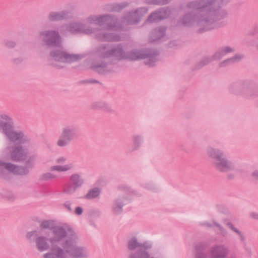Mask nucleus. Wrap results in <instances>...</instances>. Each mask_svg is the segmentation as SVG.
<instances>
[{"mask_svg": "<svg viewBox=\"0 0 258 258\" xmlns=\"http://www.w3.org/2000/svg\"><path fill=\"white\" fill-rule=\"evenodd\" d=\"M211 156L215 159V164L219 170L226 171L232 168V164L224 158L222 154L219 151H211Z\"/></svg>", "mask_w": 258, "mask_h": 258, "instance_id": "obj_1", "label": "nucleus"}, {"mask_svg": "<svg viewBox=\"0 0 258 258\" xmlns=\"http://www.w3.org/2000/svg\"><path fill=\"white\" fill-rule=\"evenodd\" d=\"M74 135V128L68 126L62 130L61 136L57 142V145L59 147H64L71 142Z\"/></svg>", "mask_w": 258, "mask_h": 258, "instance_id": "obj_2", "label": "nucleus"}, {"mask_svg": "<svg viewBox=\"0 0 258 258\" xmlns=\"http://www.w3.org/2000/svg\"><path fill=\"white\" fill-rule=\"evenodd\" d=\"M67 161V158L65 157H59L56 159V162L58 164L57 165L53 166L51 167V171H56L58 172H66L71 170L73 165L71 163H69L63 165Z\"/></svg>", "mask_w": 258, "mask_h": 258, "instance_id": "obj_3", "label": "nucleus"}, {"mask_svg": "<svg viewBox=\"0 0 258 258\" xmlns=\"http://www.w3.org/2000/svg\"><path fill=\"white\" fill-rule=\"evenodd\" d=\"M0 166L6 168L9 171L13 172L15 174L22 175L26 173V171L24 169L16 167L12 164L0 163Z\"/></svg>", "mask_w": 258, "mask_h": 258, "instance_id": "obj_4", "label": "nucleus"}, {"mask_svg": "<svg viewBox=\"0 0 258 258\" xmlns=\"http://www.w3.org/2000/svg\"><path fill=\"white\" fill-rule=\"evenodd\" d=\"M66 254L59 248L53 247L51 249V251L44 254V258H65Z\"/></svg>", "mask_w": 258, "mask_h": 258, "instance_id": "obj_5", "label": "nucleus"}, {"mask_svg": "<svg viewBox=\"0 0 258 258\" xmlns=\"http://www.w3.org/2000/svg\"><path fill=\"white\" fill-rule=\"evenodd\" d=\"M167 15V12L165 11L154 13L150 16L148 21L150 22H156L166 18Z\"/></svg>", "mask_w": 258, "mask_h": 258, "instance_id": "obj_6", "label": "nucleus"}, {"mask_svg": "<svg viewBox=\"0 0 258 258\" xmlns=\"http://www.w3.org/2000/svg\"><path fill=\"white\" fill-rule=\"evenodd\" d=\"M65 236V232L62 228H57L54 233V239L49 241L51 246H53L54 242L60 240Z\"/></svg>", "mask_w": 258, "mask_h": 258, "instance_id": "obj_7", "label": "nucleus"}, {"mask_svg": "<svg viewBox=\"0 0 258 258\" xmlns=\"http://www.w3.org/2000/svg\"><path fill=\"white\" fill-rule=\"evenodd\" d=\"M78 59L76 55H70L66 54H62V53H58L56 56V59L58 61L63 62H71L76 60Z\"/></svg>", "mask_w": 258, "mask_h": 258, "instance_id": "obj_8", "label": "nucleus"}, {"mask_svg": "<svg viewBox=\"0 0 258 258\" xmlns=\"http://www.w3.org/2000/svg\"><path fill=\"white\" fill-rule=\"evenodd\" d=\"M37 246L40 250H44L47 249L49 244L43 237H39L37 240Z\"/></svg>", "mask_w": 258, "mask_h": 258, "instance_id": "obj_9", "label": "nucleus"}, {"mask_svg": "<svg viewBox=\"0 0 258 258\" xmlns=\"http://www.w3.org/2000/svg\"><path fill=\"white\" fill-rule=\"evenodd\" d=\"M71 181L76 187L80 186L83 183V180L78 174H74L71 176Z\"/></svg>", "mask_w": 258, "mask_h": 258, "instance_id": "obj_10", "label": "nucleus"}, {"mask_svg": "<svg viewBox=\"0 0 258 258\" xmlns=\"http://www.w3.org/2000/svg\"><path fill=\"white\" fill-rule=\"evenodd\" d=\"M24 154V152L21 149H16L12 153V158L15 160H20Z\"/></svg>", "mask_w": 258, "mask_h": 258, "instance_id": "obj_11", "label": "nucleus"}, {"mask_svg": "<svg viewBox=\"0 0 258 258\" xmlns=\"http://www.w3.org/2000/svg\"><path fill=\"white\" fill-rule=\"evenodd\" d=\"M72 258H87L86 253L81 249H75L73 251Z\"/></svg>", "mask_w": 258, "mask_h": 258, "instance_id": "obj_12", "label": "nucleus"}, {"mask_svg": "<svg viewBox=\"0 0 258 258\" xmlns=\"http://www.w3.org/2000/svg\"><path fill=\"white\" fill-rule=\"evenodd\" d=\"M100 194V190L98 188H94L91 190L86 195L88 199H92L97 197Z\"/></svg>", "mask_w": 258, "mask_h": 258, "instance_id": "obj_13", "label": "nucleus"}, {"mask_svg": "<svg viewBox=\"0 0 258 258\" xmlns=\"http://www.w3.org/2000/svg\"><path fill=\"white\" fill-rule=\"evenodd\" d=\"M46 37L48 39H50V40L52 41V43H55V41L59 38L57 34L55 32H50L47 33L46 35Z\"/></svg>", "mask_w": 258, "mask_h": 258, "instance_id": "obj_14", "label": "nucleus"}, {"mask_svg": "<svg viewBox=\"0 0 258 258\" xmlns=\"http://www.w3.org/2000/svg\"><path fill=\"white\" fill-rule=\"evenodd\" d=\"M8 137L13 141L19 140L22 138V136L20 134H18L14 132H12L8 134Z\"/></svg>", "mask_w": 258, "mask_h": 258, "instance_id": "obj_15", "label": "nucleus"}, {"mask_svg": "<svg viewBox=\"0 0 258 258\" xmlns=\"http://www.w3.org/2000/svg\"><path fill=\"white\" fill-rule=\"evenodd\" d=\"M56 176L52 173H47L42 175V178L45 180H49L55 178Z\"/></svg>", "mask_w": 258, "mask_h": 258, "instance_id": "obj_16", "label": "nucleus"}, {"mask_svg": "<svg viewBox=\"0 0 258 258\" xmlns=\"http://www.w3.org/2000/svg\"><path fill=\"white\" fill-rule=\"evenodd\" d=\"M138 246V243L136 239H133L129 242L128 247L131 249H134Z\"/></svg>", "mask_w": 258, "mask_h": 258, "instance_id": "obj_17", "label": "nucleus"}, {"mask_svg": "<svg viewBox=\"0 0 258 258\" xmlns=\"http://www.w3.org/2000/svg\"><path fill=\"white\" fill-rule=\"evenodd\" d=\"M15 43L12 41H8L7 43V45L9 47H13L15 46Z\"/></svg>", "mask_w": 258, "mask_h": 258, "instance_id": "obj_18", "label": "nucleus"}, {"mask_svg": "<svg viewBox=\"0 0 258 258\" xmlns=\"http://www.w3.org/2000/svg\"><path fill=\"white\" fill-rule=\"evenodd\" d=\"M76 213L78 214V215H80L82 214V210L81 208L80 207H78L76 209Z\"/></svg>", "mask_w": 258, "mask_h": 258, "instance_id": "obj_19", "label": "nucleus"}, {"mask_svg": "<svg viewBox=\"0 0 258 258\" xmlns=\"http://www.w3.org/2000/svg\"><path fill=\"white\" fill-rule=\"evenodd\" d=\"M232 49L228 47H225L223 50L224 53H227L230 51H231Z\"/></svg>", "mask_w": 258, "mask_h": 258, "instance_id": "obj_20", "label": "nucleus"}, {"mask_svg": "<svg viewBox=\"0 0 258 258\" xmlns=\"http://www.w3.org/2000/svg\"><path fill=\"white\" fill-rule=\"evenodd\" d=\"M253 176L255 177L256 178H258V170L254 171L253 174Z\"/></svg>", "mask_w": 258, "mask_h": 258, "instance_id": "obj_21", "label": "nucleus"}, {"mask_svg": "<svg viewBox=\"0 0 258 258\" xmlns=\"http://www.w3.org/2000/svg\"><path fill=\"white\" fill-rule=\"evenodd\" d=\"M1 117L6 120L9 119V118L7 115H4V116L3 115Z\"/></svg>", "mask_w": 258, "mask_h": 258, "instance_id": "obj_22", "label": "nucleus"}, {"mask_svg": "<svg viewBox=\"0 0 258 258\" xmlns=\"http://www.w3.org/2000/svg\"><path fill=\"white\" fill-rule=\"evenodd\" d=\"M138 58V57H137V56H133V57H131V59H137Z\"/></svg>", "mask_w": 258, "mask_h": 258, "instance_id": "obj_23", "label": "nucleus"}, {"mask_svg": "<svg viewBox=\"0 0 258 258\" xmlns=\"http://www.w3.org/2000/svg\"><path fill=\"white\" fill-rule=\"evenodd\" d=\"M236 58H237V59H240V58H241V56H239L238 57L237 56H236V57H235V59H236Z\"/></svg>", "mask_w": 258, "mask_h": 258, "instance_id": "obj_24", "label": "nucleus"}, {"mask_svg": "<svg viewBox=\"0 0 258 258\" xmlns=\"http://www.w3.org/2000/svg\"><path fill=\"white\" fill-rule=\"evenodd\" d=\"M47 224V222H45L43 223V224Z\"/></svg>", "mask_w": 258, "mask_h": 258, "instance_id": "obj_25", "label": "nucleus"}, {"mask_svg": "<svg viewBox=\"0 0 258 258\" xmlns=\"http://www.w3.org/2000/svg\"><path fill=\"white\" fill-rule=\"evenodd\" d=\"M256 47L258 49V44L257 45Z\"/></svg>", "mask_w": 258, "mask_h": 258, "instance_id": "obj_26", "label": "nucleus"}]
</instances>
